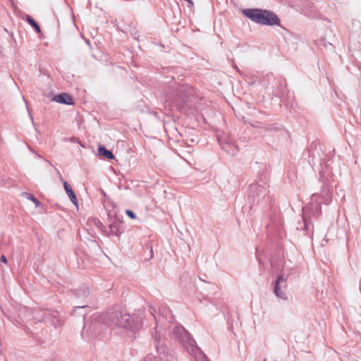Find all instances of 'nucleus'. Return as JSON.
<instances>
[{"mask_svg":"<svg viewBox=\"0 0 361 361\" xmlns=\"http://www.w3.org/2000/svg\"><path fill=\"white\" fill-rule=\"evenodd\" d=\"M0 261L3 263H6L7 262V259H6V257H5V255H2L0 257Z\"/></svg>","mask_w":361,"mask_h":361,"instance_id":"nucleus-10","label":"nucleus"},{"mask_svg":"<svg viewBox=\"0 0 361 361\" xmlns=\"http://www.w3.org/2000/svg\"><path fill=\"white\" fill-rule=\"evenodd\" d=\"M98 152L99 155L103 156L108 159H113L114 158L113 153L104 147H99Z\"/></svg>","mask_w":361,"mask_h":361,"instance_id":"nucleus-4","label":"nucleus"},{"mask_svg":"<svg viewBox=\"0 0 361 361\" xmlns=\"http://www.w3.org/2000/svg\"><path fill=\"white\" fill-rule=\"evenodd\" d=\"M63 187H64L66 192H68L70 189H72L71 185L66 181L63 182Z\"/></svg>","mask_w":361,"mask_h":361,"instance_id":"nucleus-8","label":"nucleus"},{"mask_svg":"<svg viewBox=\"0 0 361 361\" xmlns=\"http://www.w3.org/2000/svg\"><path fill=\"white\" fill-rule=\"evenodd\" d=\"M27 21L29 23V24L31 25V26H35L36 25V22L35 21V20L30 17V16H27Z\"/></svg>","mask_w":361,"mask_h":361,"instance_id":"nucleus-6","label":"nucleus"},{"mask_svg":"<svg viewBox=\"0 0 361 361\" xmlns=\"http://www.w3.org/2000/svg\"><path fill=\"white\" fill-rule=\"evenodd\" d=\"M33 27L36 30V31L39 33L41 32L40 27L38 25L37 23H36V25L33 26Z\"/></svg>","mask_w":361,"mask_h":361,"instance_id":"nucleus-12","label":"nucleus"},{"mask_svg":"<svg viewBox=\"0 0 361 361\" xmlns=\"http://www.w3.org/2000/svg\"><path fill=\"white\" fill-rule=\"evenodd\" d=\"M126 214L132 219H135L136 218L135 214L131 210H129V209L126 210Z\"/></svg>","mask_w":361,"mask_h":361,"instance_id":"nucleus-7","label":"nucleus"},{"mask_svg":"<svg viewBox=\"0 0 361 361\" xmlns=\"http://www.w3.org/2000/svg\"><path fill=\"white\" fill-rule=\"evenodd\" d=\"M201 359H202V361H208V360L204 357V355H202V356L201 357Z\"/></svg>","mask_w":361,"mask_h":361,"instance_id":"nucleus-13","label":"nucleus"},{"mask_svg":"<svg viewBox=\"0 0 361 361\" xmlns=\"http://www.w3.org/2000/svg\"><path fill=\"white\" fill-rule=\"evenodd\" d=\"M53 100L58 103H61V104H74L73 97L70 94H66V93H62V94H59L54 96Z\"/></svg>","mask_w":361,"mask_h":361,"instance_id":"nucleus-2","label":"nucleus"},{"mask_svg":"<svg viewBox=\"0 0 361 361\" xmlns=\"http://www.w3.org/2000/svg\"><path fill=\"white\" fill-rule=\"evenodd\" d=\"M243 14L252 21L262 25H274L280 23L276 14L267 10L246 9L243 11Z\"/></svg>","mask_w":361,"mask_h":361,"instance_id":"nucleus-1","label":"nucleus"},{"mask_svg":"<svg viewBox=\"0 0 361 361\" xmlns=\"http://www.w3.org/2000/svg\"><path fill=\"white\" fill-rule=\"evenodd\" d=\"M68 196L69 197L71 201L76 206H78V200H77V197H76V195L74 192V191L73 190V189H70L68 192H66Z\"/></svg>","mask_w":361,"mask_h":361,"instance_id":"nucleus-5","label":"nucleus"},{"mask_svg":"<svg viewBox=\"0 0 361 361\" xmlns=\"http://www.w3.org/2000/svg\"><path fill=\"white\" fill-rule=\"evenodd\" d=\"M33 27L36 30V31L39 33L41 32L40 27L38 25L37 23H36V25L33 26Z\"/></svg>","mask_w":361,"mask_h":361,"instance_id":"nucleus-11","label":"nucleus"},{"mask_svg":"<svg viewBox=\"0 0 361 361\" xmlns=\"http://www.w3.org/2000/svg\"><path fill=\"white\" fill-rule=\"evenodd\" d=\"M29 199L32 200L36 204V206L39 204V202L35 197L30 196Z\"/></svg>","mask_w":361,"mask_h":361,"instance_id":"nucleus-9","label":"nucleus"},{"mask_svg":"<svg viewBox=\"0 0 361 361\" xmlns=\"http://www.w3.org/2000/svg\"><path fill=\"white\" fill-rule=\"evenodd\" d=\"M286 279H285L284 276L281 275L278 278V279L276 282V286L274 287V293L276 295L277 297L282 298V299H286V295L284 292L281 290V289L279 288V283L281 282H286Z\"/></svg>","mask_w":361,"mask_h":361,"instance_id":"nucleus-3","label":"nucleus"}]
</instances>
